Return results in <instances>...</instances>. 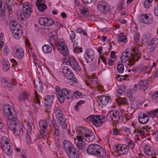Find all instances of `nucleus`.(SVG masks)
I'll list each match as a JSON object with an SVG mask.
<instances>
[{"label": "nucleus", "mask_w": 158, "mask_h": 158, "mask_svg": "<svg viewBox=\"0 0 158 158\" xmlns=\"http://www.w3.org/2000/svg\"><path fill=\"white\" fill-rule=\"evenodd\" d=\"M135 55L130 50L127 49L125 50L122 53L121 56V59L123 63L126 62L128 60V65L129 66L133 65L135 62L138 61L141 55V53L139 49L135 48L134 50Z\"/></svg>", "instance_id": "1"}, {"label": "nucleus", "mask_w": 158, "mask_h": 158, "mask_svg": "<svg viewBox=\"0 0 158 158\" xmlns=\"http://www.w3.org/2000/svg\"><path fill=\"white\" fill-rule=\"evenodd\" d=\"M86 151L88 154L100 158H105L106 156L105 149L99 145L96 144H90L87 147Z\"/></svg>", "instance_id": "2"}, {"label": "nucleus", "mask_w": 158, "mask_h": 158, "mask_svg": "<svg viewBox=\"0 0 158 158\" xmlns=\"http://www.w3.org/2000/svg\"><path fill=\"white\" fill-rule=\"evenodd\" d=\"M6 124L9 129L14 130L13 133L15 135L20 137L23 135V125L19 121L17 118L16 120H13L11 122H7Z\"/></svg>", "instance_id": "3"}, {"label": "nucleus", "mask_w": 158, "mask_h": 158, "mask_svg": "<svg viewBox=\"0 0 158 158\" xmlns=\"http://www.w3.org/2000/svg\"><path fill=\"white\" fill-rule=\"evenodd\" d=\"M3 112L5 116L7 118L6 124L7 122H11L17 118L16 112L14 108L10 105L5 104L3 106Z\"/></svg>", "instance_id": "4"}, {"label": "nucleus", "mask_w": 158, "mask_h": 158, "mask_svg": "<svg viewBox=\"0 0 158 158\" xmlns=\"http://www.w3.org/2000/svg\"><path fill=\"white\" fill-rule=\"evenodd\" d=\"M55 89L58 99L60 103H63L64 102L65 98L68 100L72 99V95H70V91H68L66 89L63 88L61 89L59 86H56Z\"/></svg>", "instance_id": "5"}, {"label": "nucleus", "mask_w": 158, "mask_h": 158, "mask_svg": "<svg viewBox=\"0 0 158 158\" xmlns=\"http://www.w3.org/2000/svg\"><path fill=\"white\" fill-rule=\"evenodd\" d=\"M62 72L64 76L70 82L76 83L77 79L76 78L71 70L67 66H64L62 69Z\"/></svg>", "instance_id": "6"}, {"label": "nucleus", "mask_w": 158, "mask_h": 158, "mask_svg": "<svg viewBox=\"0 0 158 158\" xmlns=\"http://www.w3.org/2000/svg\"><path fill=\"white\" fill-rule=\"evenodd\" d=\"M86 119L87 120L91 122L92 123L97 127L101 126L103 123V120L101 117L98 115H91L88 117Z\"/></svg>", "instance_id": "7"}, {"label": "nucleus", "mask_w": 158, "mask_h": 158, "mask_svg": "<svg viewBox=\"0 0 158 158\" xmlns=\"http://www.w3.org/2000/svg\"><path fill=\"white\" fill-rule=\"evenodd\" d=\"M139 20L141 23L150 24L152 23L153 18L150 14L141 13L139 15Z\"/></svg>", "instance_id": "8"}, {"label": "nucleus", "mask_w": 158, "mask_h": 158, "mask_svg": "<svg viewBox=\"0 0 158 158\" xmlns=\"http://www.w3.org/2000/svg\"><path fill=\"white\" fill-rule=\"evenodd\" d=\"M82 129V130H81V131L85 140L89 142L94 141L95 138V136L94 133L90 130L84 131L83 129Z\"/></svg>", "instance_id": "9"}, {"label": "nucleus", "mask_w": 158, "mask_h": 158, "mask_svg": "<svg viewBox=\"0 0 158 158\" xmlns=\"http://www.w3.org/2000/svg\"><path fill=\"white\" fill-rule=\"evenodd\" d=\"M114 152L119 155H125L127 153L128 148L124 144H118L113 146Z\"/></svg>", "instance_id": "10"}, {"label": "nucleus", "mask_w": 158, "mask_h": 158, "mask_svg": "<svg viewBox=\"0 0 158 158\" xmlns=\"http://www.w3.org/2000/svg\"><path fill=\"white\" fill-rule=\"evenodd\" d=\"M119 114V112L116 110H111L107 114V119L109 120L114 121V123H117Z\"/></svg>", "instance_id": "11"}, {"label": "nucleus", "mask_w": 158, "mask_h": 158, "mask_svg": "<svg viewBox=\"0 0 158 158\" xmlns=\"http://www.w3.org/2000/svg\"><path fill=\"white\" fill-rule=\"evenodd\" d=\"M32 10L31 9V5L28 2H25L23 4L22 13L26 18L31 17Z\"/></svg>", "instance_id": "12"}, {"label": "nucleus", "mask_w": 158, "mask_h": 158, "mask_svg": "<svg viewBox=\"0 0 158 158\" xmlns=\"http://www.w3.org/2000/svg\"><path fill=\"white\" fill-rule=\"evenodd\" d=\"M63 148L67 155L76 149L73 145L69 141L64 140L63 142Z\"/></svg>", "instance_id": "13"}, {"label": "nucleus", "mask_w": 158, "mask_h": 158, "mask_svg": "<svg viewBox=\"0 0 158 158\" xmlns=\"http://www.w3.org/2000/svg\"><path fill=\"white\" fill-rule=\"evenodd\" d=\"M98 10L101 13L105 14L109 11V7L105 2L100 1L97 5Z\"/></svg>", "instance_id": "14"}, {"label": "nucleus", "mask_w": 158, "mask_h": 158, "mask_svg": "<svg viewBox=\"0 0 158 158\" xmlns=\"http://www.w3.org/2000/svg\"><path fill=\"white\" fill-rule=\"evenodd\" d=\"M67 64H69L72 69L76 71H79L82 70V69L78 65L77 60L74 58L69 57V61L67 62Z\"/></svg>", "instance_id": "15"}, {"label": "nucleus", "mask_w": 158, "mask_h": 158, "mask_svg": "<svg viewBox=\"0 0 158 158\" xmlns=\"http://www.w3.org/2000/svg\"><path fill=\"white\" fill-rule=\"evenodd\" d=\"M44 99V103L46 109L44 111L45 113H47V114L49 116L48 113L50 112V110L48 108L50 107L53 103V97L52 96H46L45 97Z\"/></svg>", "instance_id": "16"}, {"label": "nucleus", "mask_w": 158, "mask_h": 158, "mask_svg": "<svg viewBox=\"0 0 158 158\" xmlns=\"http://www.w3.org/2000/svg\"><path fill=\"white\" fill-rule=\"evenodd\" d=\"M94 57V52L91 48L88 49L84 54L85 61L87 63L91 62Z\"/></svg>", "instance_id": "17"}, {"label": "nucleus", "mask_w": 158, "mask_h": 158, "mask_svg": "<svg viewBox=\"0 0 158 158\" xmlns=\"http://www.w3.org/2000/svg\"><path fill=\"white\" fill-rule=\"evenodd\" d=\"M57 50L63 56H66L68 54V50L66 44L63 42H60L57 45Z\"/></svg>", "instance_id": "18"}, {"label": "nucleus", "mask_w": 158, "mask_h": 158, "mask_svg": "<svg viewBox=\"0 0 158 158\" xmlns=\"http://www.w3.org/2000/svg\"><path fill=\"white\" fill-rule=\"evenodd\" d=\"M12 33L14 38L16 39H18L22 36L23 31L20 25H17V27L13 29Z\"/></svg>", "instance_id": "19"}, {"label": "nucleus", "mask_w": 158, "mask_h": 158, "mask_svg": "<svg viewBox=\"0 0 158 158\" xmlns=\"http://www.w3.org/2000/svg\"><path fill=\"white\" fill-rule=\"evenodd\" d=\"M54 111L55 115L58 121H61V120H63L64 116L58 104H56L55 105L54 109Z\"/></svg>", "instance_id": "20"}, {"label": "nucleus", "mask_w": 158, "mask_h": 158, "mask_svg": "<svg viewBox=\"0 0 158 158\" xmlns=\"http://www.w3.org/2000/svg\"><path fill=\"white\" fill-rule=\"evenodd\" d=\"M144 152L145 154L149 156H151L149 158H156L155 152L153 148L149 145H146L144 147Z\"/></svg>", "instance_id": "21"}, {"label": "nucleus", "mask_w": 158, "mask_h": 158, "mask_svg": "<svg viewBox=\"0 0 158 158\" xmlns=\"http://www.w3.org/2000/svg\"><path fill=\"white\" fill-rule=\"evenodd\" d=\"M158 44V39L155 38L152 40L147 46V48L149 52H153Z\"/></svg>", "instance_id": "22"}, {"label": "nucleus", "mask_w": 158, "mask_h": 158, "mask_svg": "<svg viewBox=\"0 0 158 158\" xmlns=\"http://www.w3.org/2000/svg\"><path fill=\"white\" fill-rule=\"evenodd\" d=\"M144 128L143 127L140 128H138L136 130H134V133L135 135V139L139 140V135L142 136L146 137Z\"/></svg>", "instance_id": "23"}, {"label": "nucleus", "mask_w": 158, "mask_h": 158, "mask_svg": "<svg viewBox=\"0 0 158 158\" xmlns=\"http://www.w3.org/2000/svg\"><path fill=\"white\" fill-rule=\"evenodd\" d=\"M149 116L147 114H143L138 117L139 121V123L142 124H145L149 121Z\"/></svg>", "instance_id": "24"}, {"label": "nucleus", "mask_w": 158, "mask_h": 158, "mask_svg": "<svg viewBox=\"0 0 158 158\" xmlns=\"http://www.w3.org/2000/svg\"><path fill=\"white\" fill-rule=\"evenodd\" d=\"M53 126L54 129V135L57 137L60 136L61 135V131L59 125L57 123L53 122Z\"/></svg>", "instance_id": "25"}, {"label": "nucleus", "mask_w": 158, "mask_h": 158, "mask_svg": "<svg viewBox=\"0 0 158 158\" xmlns=\"http://www.w3.org/2000/svg\"><path fill=\"white\" fill-rule=\"evenodd\" d=\"M100 101L101 103L103 105H106L109 103L110 98L109 97L106 96H102L99 98Z\"/></svg>", "instance_id": "26"}, {"label": "nucleus", "mask_w": 158, "mask_h": 158, "mask_svg": "<svg viewBox=\"0 0 158 158\" xmlns=\"http://www.w3.org/2000/svg\"><path fill=\"white\" fill-rule=\"evenodd\" d=\"M24 52L22 48H18L16 49L14 56L19 59H21L24 55Z\"/></svg>", "instance_id": "27"}, {"label": "nucleus", "mask_w": 158, "mask_h": 158, "mask_svg": "<svg viewBox=\"0 0 158 158\" xmlns=\"http://www.w3.org/2000/svg\"><path fill=\"white\" fill-rule=\"evenodd\" d=\"M119 117L118 121L117 122V123H122V122L125 123L129 119V118L127 116L125 115L122 113H120V112Z\"/></svg>", "instance_id": "28"}, {"label": "nucleus", "mask_w": 158, "mask_h": 158, "mask_svg": "<svg viewBox=\"0 0 158 158\" xmlns=\"http://www.w3.org/2000/svg\"><path fill=\"white\" fill-rule=\"evenodd\" d=\"M27 128H26V130L27 131V135H26V137L28 140H30L32 131L31 126V123L28 122L27 123Z\"/></svg>", "instance_id": "29"}, {"label": "nucleus", "mask_w": 158, "mask_h": 158, "mask_svg": "<svg viewBox=\"0 0 158 158\" xmlns=\"http://www.w3.org/2000/svg\"><path fill=\"white\" fill-rule=\"evenodd\" d=\"M34 103H35V108H37L36 110H37L38 109H40V102L39 100V96L38 94H37L36 92L35 93V96L33 98Z\"/></svg>", "instance_id": "30"}, {"label": "nucleus", "mask_w": 158, "mask_h": 158, "mask_svg": "<svg viewBox=\"0 0 158 158\" xmlns=\"http://www.w3.org/2000/svg\"><path fill=\"white\" fill-rule=\"evenodd\" d=\"M69 158H80V153L75 149L73 151L71 152L67 155Z\"/></svg>", "instance_id": "31"}, {"label": "nucleus", "mask_w": 158, "mask_h": 158, "mask_svg": "<svg viewBox=\"0 0 158 158\" xmlns=\"http://www.w3.org/2000/svg\"><path fill=\"white\" fill-rule=\"evenodd\" d=\"M81 14L85 17L88 16L90 14L89 9L86 7H83L81 9H80Z\"/></svg>", "instance_id": "32"}, {"label": "nucleus", "mask_w": 158, "mask_h": 158, "mask_svg": "<svg viewBox=\"0 0 158 158\" xmlns=\"http://www.w3.org/2000/svg\"><path fill=\"white\" fill-rule=\"evenodd\" d=\"M147 114L149 117H151L152 118H158V108L149 112L147 113Z\"/></svg>", "instance_id": "33"}, {"label": "nucleus", "mask_w": 158, "mask_h": 158, "mask_svg": "<svg viewBox=\"0 0 158 158\" xmlns=\"http://www.w3.org/2000/svg\"><path fill=\"white\" fill-rule=\"evenodd\" d=\"M39 124L40 129L47 130L48 125L45 120H40L39 122Z\"/></svg>", "instance_id": "34"}, {"label": "nucleus", "mask_w": 158, "mask_h": 158, "mask_svg": "<svg viewBox=\"0 0 158 158\" xmlns=\"http://www.w3.org/2000/svg\"><path fill=\"white\" fill-rule=\"evenodd\" d=\"M139 83L141 89H147L148 87V83L146 80H140Z\"/></svg>", "instance_id": "35"}, {"label": "nucleus", "mask_w": 158, "mask_h": 158, "mask_svg": "<svg viewBox=\"0 0 158 158\" xmlns=\"http://www.w3.org/2000/svg\"><path fill=\"white\" fill-rule=\"evenodd\" d=\"M35 87L38 90L42 92L43 89V87L42 86L43 84L41 81H35Z\"/></svg>", "instance_id": "36"}, {"label": "nucleus", "mask_w": 158, "mask_h": 158, "mask_svg": "<svg viewBox=\"0 0 158 158\" xmlns=\"http://www.w3.org/2000/svg\"><path fill=\"white\" fill-rule=\"evenodd\" d=\"M155 124L151 125L149 126H145L143 127L145 130V133L148 131V130H149L152 132H155Z\"/></svg>", "instance_id": "37"}, {"label": "nucleus", "mask_w": 158, "mask_h": 158, "mask_svg": "<svg viewBox=\"0 0 158 158\" xmlns=\"http://www.w3.org/2000/svg\"><path fill=\"white\" fill-rule=\"evenodd\" d=\"M10 143V140L6 136H3L1 138L0 143L1 145V147L5 144H7L8 143Z\"/></svg>", "instance_id": "38"}, {"label": "nucleus", "mask_w": 158, "mask_h": 158, "mask_svg": "<svg viewBox=\"0 0 158 158\" xmlns=\"http://www.w3.org/2000/svg\"><path fill=\"white\" fill-rule=\"evenodd\" d=\"M42 50L44 53H49L52 51V48L48 45H45L42 48Z\"/></svg>", "instance_id": "39"}, {"label": "nucleus", "mask_w": 158, "mask_h": 158, "mask_svg": "<svg viewBox=\"0 0 158 158\" xmlns=\"http://www.w3.org/2000/svg\"><path fill=\"white\" fill-rule=\"evenodd\" d=\"M29 97V94L26 92L21 93L19 97L20 100H24L27 99Z\"/></svg>", "instance_id": "40"}, {"label": "nucleus", "mask_w": 158, "mask_h": 158, "mask_svg": "<svg viewBox=\"0 0 158 158\" xmlns=\"http://www.w3.org/2000/svg\"><path fill=\"white\" fill-rule=\"evenodd\" d=\"M77 43H73V47L74 49V52L75 53H77L79 52H83L82 48L81 47H77Z\"/></svg>", "instance_id": "41"}, {"label": "nucleus", "mask_w": 158, "mask_h": 158, "mask_svg": "<svg viewBox=\"0 0 158 158\" xmlns=\"http://www.w3.org/2000/svg\"><path fill=\"white\" fill-rule=\"evenodd\" d=\"M125 89L124 88L119 86L116 90V95L117 96L120 97L125 92Z\"/></svg>", "instance_id": "42"}, {"label": "nucleus", "mask_w": 158, "mask_h": 158, "mask_svg": "<svg viewBox=\"0 0 158 158\" xmlns=\"http://www.w3.org/2000/svg\"><path fill=\"white\" fill-rule=\"evenodd\" d=\"M127 39V37L123 35V33H121L117 37V40L118 42H124Z\"/></svg>", "instance_id": "43"}, {"label": "nucleus", "mask_w": 158, "mask_h": 158, "mask_svg": "<svg viewBox=\"0 0 158 158\" xmlns=\"http://www.w3.org/2000/svg\"><path fill=\"white\" fill-rule=\"evenodd\" d=\"M3 70L5 71H7L10 67L9 63L7 61L3 60L2 62Z\"/></svg>", "instance_id": "44"}, {"label": "nucleus", "mask_w": 158, "mask_h": 158, "mask_svg": "<svg viewBox=\"0 0 158 158\" xmlns=\"http://www.w3.org/2000/svg\"><path fill=\"white\" fill-rule=\"evenodd\" d=\"M117 70L120 73H122L124 70L123 65L121 62H118L117 66Z\"/></svg>", "instance_id": "45"}, {"label": "nucleus", "mask_w": 158, "mask_h": 158, "mask_svg": "<svg viewBox=\"0 0 158 158\" xmlns=\"http://www.w3.org/2000/svg\"><path fill=\"white\" fill-rule=\"evenodd\" d=\"M77 147L79 149L82 151L85 150L86 148V143L84 142H78L77 143Z\"/></svg>", "instance_id": "46"}, {"label": "nucleus", "mask_w": 158, "mask_h": 158, "mask_svg": "<svg viewBox=\"0 0 158 158\" xmlns=\"http://www.w3.org/2000/svg\"><path fill=\"white\" fill-rule=\"evenodd\" d=\"M7 7V9L9 10V11H11L12 10V2L10 0H4Z\"/></svg>", "instance_id": "47"}, {"label": "nucleus", "mask_w": 158, "mask_h": 158, "mask_svg": "<svg viewBox=\"0 0 158 158\" xmlns=\"http://www.w3.org/2000/svg\"><path fill=\"white\" fill-rule=\"evenodd\" d=\"M56 36L55 35L52 36L50 38L49 43L50 45L53 46V45L56 44Z\"/></svg>", "instance_id": "48"}, {"label": "nucleus", "mask_w": 158, "mask_h": 158, "mask_svg": "<svg viewBox=\"0 0 158 158\" xmlns=\"http://www.w3.org/2000/svg\"><path fill=\"white\" fill-rule=\"evenodd\" d=\"M118 102L119 104H127L128 101L126 98H120L117 99Z\"/></svg>", "instance_id": "49"}, {"label": "nucleus", "mask_w": 158, "mask_h": 158, "mask_svg": "<svg viewBox=\"0 0 158 158\" xmlns=\"http://www.w3.org/2000/svg\"><path fill=\"white\" fill-rule=\"evenodd\" d=\"M58 123L60 124V126L63 129L67 128V124L65 122V119L64 118L63 120H61V121H58Z\"/></svg>", "instance_id": "50"}, {"label": "nucleus", "mask_w": 158, "mask_h": 158, "mask_svg": "<svg viewBox=\"0 0 158 158\" xmlns=\"http://www.w3.org/2000/svg\"><path fill=\"white\" fill-rule=\"evenodd\" d=\"M154 12L155 15L158 16V0H155L154 6Z\"/></svg>", "instance_id": "51"}, {"label": "nucleus", "mask_w": 158, "mask_h": 158, "mask_svg": "<svg viewBox=\"0 0 158 158\" xmlns=\"http://www.w3.org/2000/svg\"><path fill=\"white\" fill-rule=\"evenodd\" d=\"M47 21V17H42L39 19V22L40 24L43 26H44L45 24Z\"/></svg>", "instance_id": "52"}, {"label": "nucleus", "mask_w": 158, "mask_h": 158, "mask_svg": "<svg viewBox=\"0 0 158 158\" xmlns=\"http://www.w3.org/2000/svg\"><path fill=\"white\" fill-rule=\"evenodd\" d=\"M54 24V21L53 19L47 18V21L45 24L44 26L49 27L52 26Z\"/></svg>", "instance_id": "53"}, {"label": "nucleus", "mask_w": 158, "mask_h": 158, "mask_svg": "<svg viewBox=\"0 0 158 158\" xmlns=\"http://www.w3.org/2000/svg\"><path fill=\"white\" fill-rule=\"evenodd\" d=\"M152 98L155 102L158 103V91L155 92L152 95Z\"/></svg>", "instance_id": "54"}, {"label": "nucleus", "mask_w": 158, "mask_h": 158, "mask_svg": "<svg viewBox=\"0 0 158 158\" xmlns=\"http://www.w3.org/2000/svg\"><path fill=\"white\" fill-rule=\"evenodd\" d=\"M36 6L37 7L38 10L42 12H44L47 8V6L46 4L40 5Z\"/></svg>", "instance_id": "55"}, {"label": "nucleus", "mask_w": 158, "mask_h": 158, "mask_svg": "<svg viewBox=\"0 0 158 158\" xmlns=\"http://www.w3.org/2000/svg\"><path fill=\"white\" fill-rule=\"evenodd\" d=\"M41 131L40 134L38 135L39 138L40 139L43 138L47 134L46 131V130L40 129Z\"/></svg>", "instance_id": "56"}, {"label": "nucleus", "mask_w": 158, "mask_h": 158, "mask_svg": "<svg viewBox=\"0 0 158 158\" xmlns=\"http://www.w3.org/2000/svg\"><path fill=\"white\" fill-rule=\"evenodd\" d=\"M12 145L11 143H8L7 144H5V145H3V146L1 147L3 149V150L4 151L5 150V149H10L11 148H12Z\"/></svg>", "instance_id": "57"}, {"label": "nucleus", "mask_w": 158, "mask_h": 158, "mask_svg": "<svg viewBox=\"0 0 158 158\" xmlns=\"http://www.w3.org/2000/svg\"><path fill=\"white\" fill-rule=\"evenodd\" d=\"M134 40L135 43H137L139 40V34L137 33H135L134 35Z\"/></svg>", "instance_id": "58"}, {"label": "nucleus", "mask_w": 158, "mask_h": 158, "mask_svg": "<svg viewBox=\"0 0 158 158\" xmlns=\"http://www.w3.org/2000/svg\"><path fill=\"white\" fill-rule=\"evenodd\" d=\"M127 143L129 146L130 147L131 149H132L134 147V142L131 139L128 140Z\"/></svg>", "instance_id": "59"}, {"label": "nucleus", "mask_w": 158, "mask_h": 158, "mask_svg": "<svg viewBox=\"0 0 158 158\" xmlns=\"http://www.w3.org/2000/svg\"><path fill=\"white\" fill-rule=\"evenodd\" d=\"M75 34L73 31H72L71 33V34L70 36V40H72V42L73 43H76L75 40L73 41V40H74L75 39Z\"/></svg>", "instance_id": "60"}, {"label": "nucleus", "mask_w": 158, "mask_h": 158, "mask_svg": "<svg viewBox=\"0 0 158 158\" xmlns=\"http://www.w3.org/2000/svg\"><path fill=\"white\" fill-rule=\"evenodd\" d=\"M73 93L74 97L77 98V97L76 95H77L80 98H82L83 96V94L81 92L78 91H76L75 92H74Z\"/></svg>", "instance_id": "61"}, {"label": "nucleus", "mask_w": 158, "mask_h": 158, "mask_svg": "<svg viewBox=\"0 0 158 158\" xmlns=\"http://www.w3.org/2000/svg\"><path fill=\"white\" fill-rule=\"evenodd\" d=\"M4 152L7 155H10L13 153V150L12 148L10 149H5Z\"/></svg>", "instance_id": "62"}, {"label": "nucleus", "mask_w": 158, "mask_h": 158, "mask_svg": "<svg viewBox=\"0 0 158 158\" xmlns=\"http://www.w3.org/2000/svg\"><path fill=\"white\" fill-rule=\"evenodd\" d=\"M113 134L114 135H121V132L118 129L115 128L113 130Z\"/></svg>", "instance_id": "63"}, {"label": "nucleus", "mask_w": 158, "mask_h": 158, "mask_svg": "<svg viewBox=\"0 0 158 158\" xmlns=\"http://www.w3.org/2000/svg\"><path fill=\"white\" fill-rule=\"evenodd\" d=\"M143 70L146 73L150 72L151 70V68L150 66H145L143 68Z\"/></svg>", "instance_id": "64"}]
</instances>
